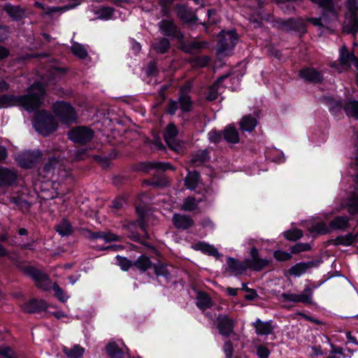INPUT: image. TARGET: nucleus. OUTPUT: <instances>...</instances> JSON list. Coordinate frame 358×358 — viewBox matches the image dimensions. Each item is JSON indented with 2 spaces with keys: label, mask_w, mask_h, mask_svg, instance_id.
<instances>
[{
  "label": "nucleus",
  "mask_w": 358,
  "mask_h": 358,
  "mask_svg": "<svg viewBox=\"0 0 358 358\" xmlns=\"http://www.w3.org/2000/svg\"><path fill=\"white\" fill-rule=\"evenodd\" d=\"M45 90L40 83L31 85L24 96L3 95L0 96V108L22 106L25 110L32 111L43 103Z\"/></svg>",
  "instance_id": "1"
},
{
  "label": "nucleus",
  "mask_w": 358,
  "mask_h": 358,
  "mask_svg": "<svg viewBox=\"0 0 358 358\" xmlns=\"http://www.w3.org/2000/svg\"><path fill=\"white\" fill-rule=\"evenodd\" d=\"M33 125L36 130L43 136L54 132L57 127L55 118L45 111L36 114Z\"/></svg>",
  "instance_id": "2"
},
{
  "label": "nucleus",
  "mask_w": 358,
  "mask_h": 358,
  "mask_svg": "<svg viewBox=\"0 0 358 358\" xmlns=\"http://www.w3.org/2000/svg\"><path fill=\"white\" fill-rule=\"evenodd\" d=\"M348 16L344 22L343 31L348 34H355L358 31V1L348 0L347 3Z\"/></svg>",
  "instance_id": "3"
},
{
  "label": "nucleus",
  "mask_w": 358,
  "mask_h": 358,
  "mask_svg": "<svg viewBox=\"0 0 358 358\" xmlns=\"http://www.w3.org/2000/svg\"><path fill=\"white\" fill-rule=\"evenodd\" d=\"M54 112L64 124H69L76 122V113L73 108L69 103L62 101L56 102L53 106Z\"/></svg>",
  "instance_id": "4"
},
{
  "label": "nucleus",
  "mask_w": 358,
  "mask_h": 358,
  "mask_svg": "<svg viewBox=\"0 0 358 358\" xmlns=\"http://www.w3.org/2000/svg\"><path fill=\"white\" fill-rule=\"evenodd\" d=\"M313 289L306 287L301 294L291 292L282 293L277 296V299L283 303H303L306 304L312 303Z\"/></svg>",
  "instance_id": "5"
},
{
  "label": "nucleus",
  "mask_w": 358,
  "mask_h": 358,
  "mask_svg": "<svg viewBox=\"0 0 358 358\" xmlns=\"http://www.w3.org/2000/svg\"><path fill=\"white\" fill-rule=\"evenodd\" d=\"M188 90V87H187ZM186 87L183 88L180 92L178 101H170L166 111L170 115H174L179 108L182 113H188L192 108V101L190 96L185 92Z\"/></svg>",
  "instance_id": "6"
},
{
  "label": "nucleus",
  "mask_w": 358,
  "mask_h": 358,
  "mask_svg": "<svg viewBox=\"0 0 358 358\" xmlns=\"http://www.w3.org/2000/svg\"><path fill=\"white\" fill-rule=\"evenodd\" d=\"M237 34L235 31H222L220 34L217 52L221 55H228L234 48L237 41Z\"/></svg>",
  "instance_id": "7"
},
{
  "label": "nucleus",
  "mask_w": 358,
  "mask_h": 358,
  "mask_svg": "<svg viewBox=\"0 0 358 358\" xmlns=\"http://www.w3.org/2000/svg\"><path fill=\"white\" fill-rule=\"evenodd\" d=\"M93 136V131L85 127H75L68 133L70 140L81 144L87 143L91 141Z\"/></svg>",
  "instance_id": "8"
},
{
  "label": "nucleus",
  "mask_w": 358,
  "mask_h": 358,
  "mask_svg": "<svg viewBox=\"0 0 358 358\" xmlns=\"http://www.w3.org/2000/svg\"><path fill=\"white\" fill-rule=\"evenodd\" d=\"M251 258L246 259L248 268L259 271L267 266L269 262L266 259L260 258L258 250L256 248H252L250 250Z\"/></svg>",
  "instance_id": "9"
},
{
  "label": "nucleus",
  "mask_w": 358,
  "mask_h": 358,
  "mask_svg": "<svg viewBox=\"0 0 358 358\" xmlns=\"http://www.w3.org/2000/svg\"><path fill=\"white\" fill-rule=\"evenodd\" d=\"M339 61L341 66L336 65L337 71L338 73L343 72L345 69H348L350 66V63L352 62L355 66V62L358 61V59L355 57L353 53L349 52L347 50L346 46L344 45L340 49ZM334 67V66H333Z\"/></svg>",
  "instance_id": "10"
},
{
  "label": "nucleus",
  "mask_w": 358,
  "mask_h": 358,
  "mask_svg": "<svg viewBox=\"0 0 358 358\" xmlns=\"http://www.w3.org/2000/svg\"><path fill=\"white\" fill-rule=\"evenodd\" d=\"M178 131L173 124H169L164 131V138L167 145L173 150L179 151L181 146L176 141Z\"/></svg>",
  "instance_id": "11"
},
{
  "label": "nucleus",
  "mask_w": 358,
  "mask_h": 358,
  "mask_svg": "<svg viewBox=\"0 0 358 358\" xmlns=\"http://www.w3.org/2000/svg\"><path fill=\"white\" fill-rule=\"evenodd\" d=\"M41 157L39 152L27 151L16 156V160L20 166L24 168L31 167Z\"/></svg>",
  "instance_id": "12"
},
{
  "label": "nucleus",
  "mask_w": 358,
  "mask_h": 358,
  "mask_svg": "<svg viewBox=\"0 0 358 358\" xmlns=\"http://www.w3.org/2000/svg\"><path fill=\"white\" fill-rule=\"evenodd\" d=\"M20 306L25 313H34L45 310L48 308V304L43 300L31 299Z\"/></svg>",
  "instance_id": "13"
},
{
  "label": "nucleus",
  "mask_w": 358,
  "mask_h": 358,
  "mask_svg": "<svg viewBox=\"0 0 358 358\" xmlns=\"http://www.w3.org/2000/svg\"><path fill=\"white\" fill-rule=\"evenodd\" d=\"M159 27L162 33L167 36H175L179 40L183 38V35L178 32L176 27L172 21L163 20L159 24Z\"/></svg>",
  "instance_id": "14"
},
{
  "label": "nucleus",
  "mask_w": 358,
  "mask_h": 358,
  "mask_svg": "<svg viewBox=\"0 0 358 358\" xmlns=\"http://www.w3.org/2000/svg\"><path fill=\"white\" fill-rule=\"evenodd\" d=\"M217 328L220 334L230 335L234 329V322L225 315H219L217 317Z\"/></svg>",
  "instance_id": "15"
},
{
  "label": "nucleus",
  "mask_w": 358,
  "mask_h": 358,
  "mask_svg": "<svg viewBox=\"0 0 358 358\" xmlns=\"http://www.w3.org/2000/svg\"><path fill=\"white\" fill-rule=\"evenodd\" d=\"M63 164L58 159L53 158L50 159L44 166L43 171L46 174L44 177L52 179V176H49L50 174L59 175L62 171Z\"/></svg>",
  "instance_id": "16"
},
{
  "label": "nucleus",
  "mask_w": 358,
  "mask_h": 358,
  "mask_svg": "<svg viewBox=\"0 0 358 358\" xmlns=\"http://www.w3.org/2000/svg\"><path fill=\"white\" fill-rule=\"evenodd\" d=\"M317 4L323 10V13H328L330 18L336 20L337 15L334 9V0H310Z\"/></svg>",
  "instance_id": "17"
},
{
  "label": "nucleus",
  "mask_w": 358,
  "mask_h": 358,
  "mask_svg": "<svg viewBox=\"0 0 358 358\" xmlns=\"http://www.w3.org/2000/svg\"><path fill=\"white\" fill-rule=\"evenodd\" d=\"M173 222L176 228L182 229H187L194 225V221L190 217L180 214L173 215Z\"/></svg>",
  "instance_id": "18"
},
{
  "label": "nucleus",
  "mask_w": 358,
  "mask_h": 358,
  "mask_svg": "<svg viewBox=\"0 0 358 358\" xmlns=\"http://www.w3.org/2000/svg\"><path fill=\"white\" fill-rule=\"evenodd\" d=\"M253 327L257 335L267 336L271 334L273 330L271 321L263 322L259 319L253 323Z\"/></svg>",
  "instance_id": "19"
},
{
  "label": "nucleus",
  "mask_w": 358,
  "mask_h": 358,
  "mask_svg": "<svg viewBox=\"0 0 358 358\" xmlns=\"http://www.w3.org/2000/svg\"><path fill=\"white\" fill-rule=\"evenodd\" d=\"M227 264L230 271L236 275L242 274L248 269L246 259L243 262H239L234 258L229 257L227 259Z\"/></svg>",
  "instance_id": "20"
},
{
  "label": "nucleus",
  "mask_w": 358,
  "mask_h": 358,
  "mask_svg": "<svg viewBox=\"0 0 358 358\" xmlns=\"http://www.w3.org/2000/svg\"><path fill=\"white\" fill-rule=\"evenodd\" d=\"M300 76L306 81L320 83L322 80V76L314 69H305L301 71Z\"/></svg>",
  "instance_id": "21"
},
{
  "label": "nucleus",
  "mask_w": 358,
  "mask_h": 358,
  "mask_svg": "<svg viewBox=\"0 0 358 358\" xmlns=\"http://www.w3.org/2000/svg\"><path fill=\"white\" fill-rule=\"evenodd\" d=\"M315 266V264L313 262L298 263L289 268V273L292 275L299 277L303 274L308 269Z\"/></svg>",
  "instance_id": "22"
},
{
  "label": "nucleus",
  "mask_w": 358,
  "mask_h": 358,
  "mask_svg": "<svg viewBox=\"0 0 358 358\" xmlns=\"http://www.w3.org/2000/svg\"><path fill=\"white\" fill-rule=\"evenodd\" d=\"M176 10L178 16L185 22H190L196 20L195 15L185 6H177Z\"/></svg>",
  "instance_id": "23"
},
{
  "label": "nucleus",
  "mask_w": 358,
  "mask_h": 358,
  "mask_svg": "<svg viewBox=\"0 0 358 358\" xmlns=\"http://www.w3.org/2000/svg\"><path fill=\"white\" fill-rule=\"evenodd\" d=\"M181 49L188 53L195 54L204 48L206 43L199 41L180 42Z\"/></svg>",
  "instance_id": "24"
},
{
  "label": "nucleus",
  "mask_w": 358,
  "mask_h": 358,
  "mask_svg": "<svg viewBox=\"0 0 358 358\" xmlns=\"http://www.w3.org/2000/svg\"><path fill=\"white\" fill-rule=\"evenodd\" d=\"M62 351L69 358H82L85 353V348L80 345H74L72 348L64 346Z\"/></svg>",
  "instance_id": "25"
},
{
  "label": "nucleus",
  "mask_w": 358,
  "mask_h": 358,
  "mask_svg": "<svg viewBox=\"0 0 358 358\" xmlns=\"http://www.w3.org/2000/svg\"><path fill=\"white\" fill-rule=\"evenodd\" d=\"M257 120L250 115H245L240 121V128L243 131H252L257 126Z\"/></svg>",
  "instance_id": "26"
},
{
  "label": "nucleus",
  "mask_w": 358,
  "mask_h": 358,
  "mask_svg": "<svg viewBox=\"0 0 358 358\" xmlns=\"http://www.w3.org/2000/svg\"><path fill=\"white\" fill-rule=\"evenodd\" d=\"M16 179L15 173L6 168H0V185H10Z\"/></svg>",
  "instance_id": "27"
},
{
  "label": "nucleus",
  "mask_w": 358,
  "mask_h": 358,
  "mask_svg": "<svg viewBox=\"0 0 358 358\" xmlns=\"http://www.w3.org/2000/svg\"><path fill=\"white\" fill-rule=\"evenodd\" d=\"M223 137L226 141L231 143H237L239 141V136L236 129L234 126H228L222 132Z\"/></svg>",
  "instance_id": "28"
},
{
  "label": "nucleus",
  "mask_w": 358,
  "mask_h": 358,
  "mask_svg": "<svg viewBox=\"0 0 358 358\" xmlns=\"http://www.w3.org/2000/svg\"><path fill=\"white\" fill-rule=\"evenodd\" d=\"M4 10L15 20H20L25 15V10L20 6L7 4L5 6Z\"/></svg>",
  "instance_id": "29"
},
{
  "label": "nucleus",
  "mask_w": 358,
  "mask_h": 358,
  "mask_svg": "<svg viewBox=\"0 0 358 358\" xmlns=\"http://www.w3.org/2000/svg\"><path fill=\"white\" fill-rule=\"evenodd\" d=\"M106 351L110 358L125 357V352L114 342H110L106 346Z\"/></svg>",
  "instance_id": "30"
},
{
  "label": "nucleus",
  "mask_w": 358,
  "mask_h": 358,
  "mask_svg": "<svg viewBox=\"0 0 358 358\" xmlns=\"http://www.w3.org/2000/svg\"><path fill=\"white\" fill-rule=\"evenodd\" d=\"M349 218L347 216H338L330 222V229L344 230L348 226Z\"/></svg>",
  "instance_id": "31"
},
{
  "label": "nucleus",
  "mask_w": 358,
  "mask_h": 358,
  "mask_svg": "<svg viewBox=\"0 0 358 358\" xmlns=\"http://www.w3.org/2000/svg\"><path fill=\"white\" fill-rule=\"evenodd\" d=\"M309 231L315 234H324L330 231V226L328 227L323 222H317L308 226Z\"/></svg>",
  "instance_id": "32"
},
{
  "label": "nucleus",
  "mask_w": 358,
  "mask_h": 358,
  "mask_svg": "<svg viewBox=\"0 0 358 358\" xmlns=\"http://www.w3.org/2000/svg\"><path fill=\"white\" fill-rule=\"evenodd\" d=\"M90 238L92 240L101 238L106 242L117 241L120 240V237L110 232H90Z\"/></svg>",
  "instance_id": "33"
},
{
  "label": "nucleus",
  "mask_w": 358,
  "mask_h": 358,
  "mask_svg": "<svg viewBox=\"0 0 358 358\" xmlns=\"http://www.w3.org/2000/svg\"><path fill=\"white\" fill-rule=\"evenodd\" d=\"M55 229L62 236L71 235L73 232L71 223L66 219L62 220L56 225Z\"/></svg>",
  "instance_id": "34"
},
{
  "label": "nucleus",
  "mask_w": 358,
  "mask_h": 358,
  "mask_svg": "<svg viewBox=\"0 0 358 358\" xmlns=\"http://www.w3.org/2000/svg\"><path fill=\"white\" fill-rule=\"evenodd\" d=\"M185 185L188 189H194L199 182V175L196 171H189L185 178Z\"/></svg>",
  "instance_id": "35"
},
{
  "label": "nucleus",
  "mask_w": 358,
  "mask_h": 358,
  "mask_svg": "<svg viewBox=\"0 0 358 358\" xmlns=\"http://www.w3.org/2000/svg\"><path fill=\"white\" fill-rule=\"evenodd\" d=\"M344 110L349 117H353L358 119V101L351 100L346 103Z\"/></svg>",
  "instance_id": "36"
},
{
  "label": "nucleus",
  "mask_w": 358,
  "mask_h": 358,
  "mask_svg": "<svg viewBox=\"0 0 358 358\" xmlns=\"http://www.w3.org/2000/svg\"><path fill=\"white\" fill-rule=\"evenodd\" d=\"M201 201V199L196 200L194 197L189 196L186 198L180 209L185 211H193L198 208V204Z\"/></svg>",
  "instance_id": "37"
},
{
  "label": "nucleus",
  "mask_w": 358,
  "mask_h": 358,
  "mask_svg": "<svg viewBox=\"0 0 358 358\" xmlns=\"http://www.w3.org/2000/svg\"><path fill=\"white\" fill-rule=\"evenodd\" d=\"M170 47L169 41L166 38H160L155 43L152 44L153 49L160 54L165 53L168 51Z\"/></svg>",
  "instance_id": "38"
},
{
  "label": "nucleus",
  "mask_w": 358,
  "mask_h": 358,
  "mask_svg": "<svg viewBox=\"0 0 358 358\" xmlns=\"http://www.w3.org/2000/svg\"><path fill=\"white\" fill-rule=\"evenodd\" d=\"M172 166L169 163L164 162H151L145 164L144 170L148 171L151 169H158L162 171H165L168 169H171Z\"/></svg>",
  "instance_id": "39"
},
{
  "label": "nucleus",
  "mask_w": 358,
  "mask_h": 358,
  "mask_svg": "<svg viewBox=\"0 0 358 358\" xmlns=\"http://www.w3.org/2000/svg\"><path fill=\"white\" fill-rule=\"evenodd\" d=\"M227 76H222L217 79L216 83L208 88L207 99L209 101L215 100L218 96V86Z\"/></svg>",
  "instance_id": "40"
},
{
  "label": "nucleus",
  "mask_w": 358,
  "mask_h": 358,
  "mask_svg": "<svg viewBox=\"0 0 358 358\" xmlns=\"http://www.w3.org/2000/svg\"><path fill=\"white\" fill-rule=\"evenodd\" d=\"M134 265L141 271L144 272L151 267L152 263L148 257L141 255L134 262Z\"/></svg>",
  "instance_id": "41"
},
{
  "label": "nucleus",
  "mask_w": 358,
  "mask_h": 358,
  "mask_svg": "<svg viewBox=\"0 0 358 358\" xmlns=\"http://www.w3.org/2000/svg\"><path fill=\"white\" fill-rule=\"evenodd\" d=\"M283 27L285 30L294 29L299 31H303L304 27L301 20H295L290 19L287 21L284 22Z\"/></svg>",
  "instance_id": "42"
},
{
  "label": "nucleus",
  "mask_w": 358,
  "mask_h": 358,
  "mask_svg": "<svg viewBox=\"0 0 358 358\" xmlns=\"http://www.w3.org/2000/svg\"><path fill=\"white\" fill-rule=\"evenodd\" d=\"M71 50L72 53L80 59H85L88 55L85 47L78 43H73L71 47Z\"/></svg>",
  "instance_id": "43"
},
{
  "label": "nucleus",
  "mask_w": 358,
  "mask_h": 358,
  "mask_svg": "<svg viewBox=\"0 0 358 358\" xmlns=\"http://www.w3.org/2000/svg\"><path fill=\"white\" fill-rule=\"evenodd\" d=\"M196 305L201 309H206L211 306L212 303L210 297L207 294L200 293L197 297Z\"/></svg>",
  "instance_id": "44"
},
{
  "label": "nucleus",
  "mask_w": 358,
  "mask_h": 358,
  "mask_svg": "<svg viewBox=\"0 0 358 358\" xmlns=\"http://www.w3.org/2000/svg\"><path fill=\"white\" fill-rule=\"evenodd\" d=\"M196 248L201 250L202 252L212 256L218 257L219 253L217 250L214 248L213 246L204 243H199L196 244Z\"/></svg>",
  "instance_id": "45"
},
{
  "label": "nucleus",
  "mask_w": 358,
  "mask_h": 358,
  "mask_svg": "<svg viewBox=\"0 0 358 358\" xmlns=\"http://www.w3.org/2000/svg\"><path fill=\"white\" fill-rule=\"evenodd\" d=\"M356 238L357 236H354L352 234H348L344 236H341L336 239V244L350 245L355 241Z\"/></svg>",
  "instance_id": "46"
},
{
  "label": "nucleus",
  "mask_w": 358,
  "mask_h": 358,
  "mask_svg": "<svg viewBox=\"0 0 358 358\" xmlns=\"http://www.w3.org/2000/svg\"><path fill=\"white\" fill-rule=\"evenodd\" d=\"M348 207V211L350 214L358 213V197L352 196L348 199V202L345 206H342V208Z\"/></svg>",
  "instance_id": "47"
},
{
  "label": "nucleus",
  "mask_w": 358,
  "mask_h": 358,
  "mask_svg": "<svg viewBox=\"0 0 358 358\" xmlns=\"http://www.w3.org/2000/svg\"><path fill=\"white\" fill-rule=\"evenodd\" d=\"M208 158V152L206 150H203L195 154L192 159V162L196 165L201 164L206 162Z\"/></svg>",
  "instance_id": "48"
},
{
  "label": "nucleus",
  "mask_w": 358,
  "mask_h": 358,
  "mask_svg": "<svg viewBox=\"0 0 358 358\" xmlns=\"http://www.w3.org/2000/svg\"><path fill=\"white\" fill-rule=\"evenodd\" d=\"M113 13V10L110 7L101 8L96 12V14L97 15L98 17L102 20L110 19L112 17Z\"/></svg>",
  "instance_id": "49"
},
{
  "label": "nucleus",
  "mask_w": 358,
  "mask_h": 358,
  "mask_svg": "<svg viewBox=\"0 0 358 358\" xmlns=\"http://www.w3.org/2000/svg\"><path fill=\"white\" fill-rule=\"evenodd\" d=\"M284 235L287 240L296 241L297 239L300 238L302 236L303 233L299 229H294L285 231L284 233Z\"/></svg>",
  "instance_id": "50"
},
{
  "label": "nucleus",
  "mask_w": 358,
  "mask_h": 358,
  "mask_svg": "<svg viewBox=\"0 0 358 358\" xmlns=\"http://www.w3.org/2000/svg\"><path fill=\"white\" fill-rule=\"evenodd\" d=\"M327 15H328V13H323L322 16L321 17H318V18H317V17L308 18L307 20L310 22L311 23H313L315 26H318V27L323 26L322 21L324 23H327L330 20H333L331 18L327 19ZM329 17H330L329 16Z\"/></svg>",
  "instance_id": "51"
},
{
  "label": "nucleus",
  "mask_w": 358,
  "mask_h": 358,
  "mask_svg": "<svg viewBox=\"0 0 358 358\" xmlns=\"http://www.w3.org/2000/svg\"><path fill=\"white\" fill-rule=\"evenodd\" d=\"M52 289L59 300L63 302L67 300L68 296L66 295L64 290L58 285V284L54 283L52 285Z\"/></svg>",
  "instance_id": "52"
},
{
  "label": "nucleus",
  "mask_w": 358,
  "mask_h": 358,
  "mask_svg": "<svg viewBox=\"0 0 358 358\" xmlns=\"http://www.w3.org/2000/svg\"><path fill=\"white\" fill-rule=\"evenodd\" d=\"M0 356L4 358H17L14 351L8 346L0 347Z\"/></svg>",
  "instance_id": "53"
},
{
  "label": "nucleus",
  "mask_w": 358,
  "mask_h": 358,
  "mask_svg": "<svg viewBox=\"0 0 358 358\" xmlns=\"http://www.w3.org/2000/svg\"><path fill=\"white\" fill-rule=\"evenodd\" d=\"M27 273L36 280L43 281L47 280L46 276L43 273L39 272L34 268H28Z\"/></svg>",
  "instance_id": "54"
},
{
  "label": "nucleus",
  "mask_w": 358,
  "mask_h": 358,
  "mask_svg": "<svg viewBox=\"0 0 358 358\" xmlns=\"http://www.w3.org/2000/svg\"><path fill=\"white\" fill-rule=\"evenodd\" d=\"M116 259L117 264L124 271H127L132 265L131 262L127 258L117 256Z\"/></svg>",
  "instance_id": "55"
},
{
  "label": "nucleus",
  "mask_w": 358,
  "mask_h": 358,
  "mask_svg": "<svg viewBox=\"0 0 358 358\" xmlns=\"http://www.w3.org/2000/svg\"><path fill=\"white\" fill-rule=\"evenodd\" d=\"M274 257L278 261H287L292 257V255L282 250H276L274 252Z\"/></svg>",
  "instance_id": "56"
},
{
  "label": "nucleus",
  "mask_w": 358,
  "mask_h": 358,
  "mask_svg": "<svg viewBox=\"0 0 358 358\" xmlns=\"http://www.w3.org/2000/svg\"><path fill=\"white\" fill-rule=\"evenodd\" d=\"M257 354L259 358H268L270 355V350L265 346L259 345L257 347Z\"/></svg>",
  "instance_id": "57"
},
{
  "label": "nucleus",
  "mask_w": 358,
  "mask_h": 358,
  "mask_svg": "<svg viewBox=\"0 0 358 358\" xmlns=\"http://www.w3.org/2000/svg\"><path fill=\"white\" fill-rule=\"evenodd\" d=\"M222 136L223 134L222 135L220 133L215 131H211L208 133V138L213 143L220 142Z\"/></svg>",
  "instance_id": "58"
},
{
  "label": "nucleus",
  "mask_w": 358,
  "mask_h": 358,
  "mask_svg": "<svg viewBox=\"0 0 358 358\" xmlns=\"http://www.w3.org/2000/svg\"><path fill=\"white\" fill-rule=\"evenodd\" d=\"M155 273L157 275H166L168 274L165 267L162 264L155 265L154 266Z\"/></svg>",
  "instance_id": "59"
},
{
  "label": "nucleus",
  "mask_w": 358,
  "mask_h": 358,
  "mask_svg": "<svg viewBox=\"0 0 358 358\" xmlns=\"http://www.w3.org/2000/svg\"><path fill=\"white\" fill-rule=\"evenodd\" d=\"M224 350L226 354V356L228 358H230L232 355V352H233L232 344L231 343L230 341H227L225 343L224 346Z\"/></svg>",
  "instance_id": "60"
},
{
  "label": "nucleus",
  "mask_w": 358,
  "mask_h": 358,
  "mask_svg": "<svg viewBox=\"0 0 358 358\" xmlns=\"http://www.w3.org/2000/svg\"><path fill=\"white\" fill-rule=\"evenodd\" d=\"M309 249V245L308 244H298L295 247L293 248V252H301L306 251Z\"/></svg>",
  "instance_id": "61"
},
{
  "label": "nucleus",
  "mask_w": 358,
  "mask_h": 358,
  "mask_svg": "<svg viewBox=\"0 0 358 358\" xmlns=\"http://www.w3.org/2000/svg\"><path fill=\"white\" fill-rule=\"evenodd\" d=\"M330 346L331 348V355L338 354L341 355H343V350L342 348L336 347L334 344H330Z\"/></svg>",
  "instance_id": "62"
},
{
  "label": "nucleus",
  "mask_w": 358,
  "mask_h": 358,
  "mask_svg": "<svg viewBox=\"0 0 358 358\" xmlns=\"http://www.w3.org/2000/svg\"><path fill=\"white\" fill-rule=\"evenodd\" d=\"M8 31L5 27L0 26V41H3L8 37Z\"/></svg>",
  "instance_id": "63"
},
{
  "label": "nucleus",
  "mask_w": 358,
  "mask_h": 358,
  "mask_svg": "<svg viewBox=\"0 0 358 358\" xmlns=\"http://www.w3.org/2000/svg\"><path fill=\"white\" fill-rule=\"evenodd\" d=\"M209 62V58L206 56L199 58L196 60V64L199 66H205Z\"/></svg>",
  "instance_id": "64"
}]
</instances>
